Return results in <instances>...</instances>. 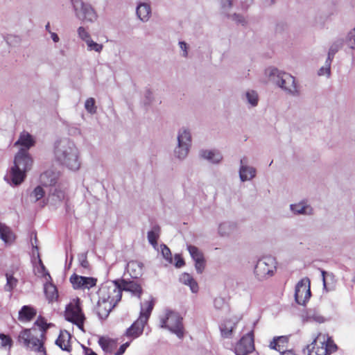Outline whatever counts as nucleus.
<instances>
[{
    "label": "nucleus",
    "mask_w": 355,
    "mask_h": 355,
    "mask_svg": "<svg viewBox=\"0 0 355 355\" xmlns=\"http://www.w3.org/2000/svg\"><path fill=\"white\" fill-rule=\"evenodd\" d=\"M52 326L42 318H38L31 329H24L18 336V340L24 347L35 352L46 355L44 347L46 331Z\"/></svg>",
    "instance_id": "1"
},
{
    "label": "nucleus",
    "mask_w": 355,
    "mask_h": 355,
    "mask_svg": "<svg viewBox=\"0 0 355 355\" xmlns=\"http://www.w3.org/2000/svg\"><path fill=\"white\" fill-rule=\"evenodd\" d=\"M54 155L55 160L68 169L77 171L80 168V152L70 139L64 138L58 141L55 145Z\"/></svg>",
    "instance_id": "2"
},
{
    "label": "nucleus",
    "mask_w": 355,
    "mask_h": 355,
    "mask_svg": "<svg viewBox=\"0 0 355 355\" xmlns=\"http://www.w3.org/2000/svg\"><path fill=\"white\" fill-rule=\"evenodd\" d=\"M264 75L268 81L272 82L286 94L298 97L301 94V87L296 78L291 74L270 67L264 71Z\"/></svg>",
    "instance_id": "3"
},
{
    "label": "nucleus",
    "mask_w": 355,
    "mask_h": 355,
    "mask_svg": "<svg viewBox=\"0 0 355 355\" xmlns=\"http://www.w3.org/2000/svg\"><path fill=\"white\" fill-rule=\"evenodd\" d=\"M33 162L28 152L24 149H20L15 155L14 164L5 179L14 185L20 184L24 180L26 173L31 170Z\"/></svg>",
    "instance_id": "4"
},
{
    "label": "nucleus",
    "mask_w": 355,
    "mask_h": 355,
    "mask_svg": "<svg viewBox=\"0 0 355 355\" xmlns=\"http://www.w3.org/2000/svg\"><path fill=\"white\" fill-rule=\"evenodd\" d=\"M153 300L147 301L141 305V311L139 318L126 329L125 335L130 338V340L139 338L144 331L145 325L153 309Z\"/></svg>",
    "instance_id": "5"
},
{
    "label": "nucleus",
    "mask_w": 355,
    "mask_h": 355,
    "mask_svg": "<svg viewBox=\"0 0 355 355\" xmlns=\"http://www.w3.org/2000/svg\"><path fill=\"white\" fill-rule=\"evenodd\" d=\"M69 1L77 19L87 24H94L98 20V12L90 3L83 0H69Z\"/></svg>",
    "instance_id": "6"
},
{
    "label": "nucleus",
    "mask_w": 355,
    "mask_h": 355,
    "mask_svg": "<svg viewBox=\"0 0 355 355\" xmlns=\"http://www.w3.org/2000/svg\"><path fill=\"white\" fill-rule=\"evenodd\" d=\"M192 137L189 128L182 127L177 133V143L173 150L175 159L182 161L188 156L191 147Z\"/></svg>",
    "instance_id": "7"
},
{
    "label": "nucleus",
    "mask_w": 355,
    "mask_h": 355,
    "mask_svg": "<svg viewBox=\"0 0 355 355\" xmlns=\"http://www.w3.org/2000/svg\"><path fill=\"white\" fill-rule=\"evenodd\" d=\"M160 327L168 329L179 338L184 337V331L182 324V318L177 312L166 310L159 316Z\"/></svg>",
    "instance_id": "8"
},
{
    "label": "nucleus",
    "mask_w": 355,
    "mask_h": 355,
    "mask_svg": "<svg viewBox=\"0 0 355 355\" xmlns=\"http://www.w3.org/2000/svg\"><path fill=\"white\" fill-rule=\"evenodd\" d=\"M336 349V345L327 335L319 334L307 346V355H327Z\"/></svg>",
    "instance_id": "9"
},
{
    "label": "nucleus",
    "mask_w": 355,
    "mask_h": 355,
    "mask_svg": "<svg viewBox=\"0 0 355 355\" xmlns=\"http://www.w3.org/2000/svg\"><path fill=\"white\" fill-rule=\"evenodd\" d=\"M276 270L277 261L275 258L266 256L258 260L254 268V273L259 280H263L273 276Z\"/></svg>",
    "instance_id": "10"
},
{
    "label": "nucleus",
    "mask_w": 355,
    "mask_h": 355,
    "mask_svg": "<svg viewBox=\"0 0 355 355\" xmlns=\"http://www.w3.org/2000/svg\"><path fill=\"white\" fill-rule=\"evenodd\" d=\"M65 318L75 324L80 329L83 330V324L85 320L84 313L80 307V300L76 297L71 300L65 310Z\"/></svg>",
    "instance_id": "11"
},
{
    "label": "nucleus",
    "mask_w": 355,
    "mask_h": 355,
    "mask_svg": "<svg viewBox=\"0 0 355 355\" xmlns=\"http://www.w3.org/2000/svg\"><path fill=\"white\" fill-rule=\"evenodd\" d=\"M100 299L117 304L121 299L119 282H107L102 284L98 291Z\"/></svg>",
    "instance_id": "12"
},
{
    "label": "nucleus",
    "mask_w": 355,
    "mask_h": 355,
    "mask_svg": "<svg viewBox=\"0 0 355 355\" xmlns=\"http://www.w3.org/2000/svg\"><path fill=\"white\" fill-rule=\"evenodd\" d=\"M76 33L78 39L83 42L88 52H94L97 54L102 53L104 48L103 44L93 40L88 28L80 26L77 28Z\"/></svg>",
    "instance_id": "13"
},
{
    "label": "nucleus",
    "mask_w": 355,
    "mask_h": 355,
    "mask_svg": "<svg viewBox=\"0 0 355 355\" xmlns=\"http://www.w3.org/2000/svg\"><path fill=\"white\" fill-rule=\"evenodd\" d=\"M311 297L310 280L305 277L301 279L295 286V298L299 304H304Z\"/></svg>",
    "instance_id": "14"
},
{
    "label": "nucleus",
    "mask_w": 355,
    "mask_h": 355,
    "mask_svg": "<svg viewBox=\"0 0 355 355\" xmlns=\"http://www.w3.org/2000/svg\"><path fill=\"white\" fill-rule=\"evenodd\" d=\"M254 349L253 332L250 331L241 338L236 344L234 351L236 355H248Z\"/></svg>",
    "instance_id": "15"
},
{
    "label": "nucleus",
    "mask_w": 355,
    "mask_h": 355,
    "mask_svg": "<svg viewBox=\"0 0 355 355\" xmlns=\"http://www.w3.org/2000/svg\"><path fill=\"white\" fill-rule=\"evenodd\" d=\"M70 282L74 289L89 290L96 285L97 279L91 277H83L73 274L70 277Z\"/></svg>",
    "instance_id": "16"
},
{
    "label": "nucleus",
    "mask_w": 355,
    "mask_h": 355,
    "mask_svg": "<svg viewBox=\"0 0 355 355\" xmlns=\"http://www.w3.org/2000/svg\"><path fill=\"white\" fill-rule=\"evenodd\" d=\"M239 175L241 182L251 181L257 175V169L247 164L246 158L243 157L240 160Z\"/></svg>",
    "instance_id": "17"
},
{
    "label": "nucleus",
    "mask_w": 355,
    "mask_h": 355,
    "mask_svg": "<svg viewBox=\"0 0 355 355\" xmlns=\"http://www.w3.org/2000/svg\"><path fill=\"white\" fill-rule=\"evenodd\" d=\"M187 250L195 262V268L198 274L202 273L205 268V261L202 252L196 246L187 245Z\"/></svg>",
    "instance_id": "18"
},
{
    "label": "nucleus",
    "mask_w": 355,
    "mask_h": 355,
    "mask_svg": "<svg viewBox=\"0 0 355 355\" xmlns=\"http://www.w3.org/2000/svg\"><path fill=\"white\" fill-rule=\"evenodd\" d=\"M199 155L202 159L214 164H220L223 159L221 152L216 149H202L200 151Z\"/></svg>",
    "instance_id": "19"
},
{
    "label": "nucleus",
    "mask_w": 355,
    "mask_h": 355,
    "mask_svg": "<svg viewBox=\"0 0 355 355\" xmlns=\"http://www.w3.org/2000/svg\"><path fill=\"white\" fill-rule=\"evenodd\" d=\"M238 322L239 320L236 318H230L223 321L220 325L221 336L223 338H231Z\"/></svg>",
    "instance_id": "20"
},
{
    "label": "nucleus",
    "mask_w": 355,
    "mask_h": 355,
    "mask_svg": "<svg viewBox=\"0 0 355 355\" xmlns=\"http://www.w3.org/2000/svg\"><path fill=\"white\" fill-rule=\"evenodd\" d=\"M116 305V303L103 300V299H100V297H98L96 308L98 317L101 319H105Z\"/></svg>",
    "instance_id": "21"
},
{
    "label": "nucleus",
    "mask_w": 355,
    "mask_h": 355,
    "mask_svg": "<svg viewBox=\"0 0 355 355\" xmlns=\"http://www.w3.org/2000/svg\"><path fill=\"white\" fill-rule=\"evenodd\" d=\"M43 275L46 281V283L44 284L45 295L49 302H53L57 300L58 297L56 286L49 282L51 277L48 272H43Z\"/></svg>",
    "instance_id": "22"
},
{
    "label": "nucleus",
    "mask_w": 355,
    "mask_h": 355,
    "mask_svg": "<svg viewBox=\"0 0 355 355\" xmlns=\"http://www.w3.org/2000/svg\"><path fill=\"white\" fill-rule=\"evenodd\" d=\"M119 286L121 288V293L123 291L130 293L132 295L140 297L142 289L139 284L135 282H125L120 281Z\"/></svg>",
    "instance_id": "23"
},
{
    "label": "nucleus",
    "mask_w": 355,
    "mask_h": 355,
    "mask_svg": "<svg viewBox=\"0 0 355 355\" xmlns=\"http://www.w3.org/2000/svg\"><path fill=\"white\" fill-rule=\"evenodd\" d=\"M290 209L295 215L310 216L313 214V208L304 201L291 204Z\"/></svg>",
    "instance_id": "24"
},
{
    "label": "nucleus",
    "mask_w": 355,
    "mask_h": 355,
    "mask_svg": "<svg viewBox=\"0 0 355 355\" xmlns=\"http://www.w3.org/2000/svg\"><path fill=\"white\" fill-rule=\"evenodd\" d=\"M35 144V140L31 135L27 132H22L18 140L15 142V146H21V149H24L27 152L30 148L33 146Z\"/></svg>",
    "instance_id": "25"
},
{
    "label": "nucleus",
    "mask_w": 355,
    "mask_h": 355,
    "mask_svg": "<svg viewBox=\"0 0 355 355\" xmlns=\"http://www.w3.org/2000/svg\"><path fill=\"white\" fill-rule=\"evenodd\" d=\"M71 335L66 330L60 331V335L57 340H55V344L62 350L70 352L71 351V345H70Z\"/></svg>",
    "instance_id": "26"
},
{
    "label": "nucleus",
    "mask_w": 355,
    "mask_h": 355,
    "mask_svg": "<svg viewBox=\"0 0 355 355\" xmlns=\"http://www.w3.org/2000/svg\"><path fill=\"white\" fill-rule=\"evenodd\" d=\"M36 310L31 306H24L19 311L18 320L22 322H28L36 315Z\"/></svg>",
    "instance_id": "27"
},
{
    "label": "nucleus",
    "mask_w": 355,
    "mask_h": 355,
    "mask_svg": "<svg viewBox=\"0 0 355 355\" xmlns=\"http://www.w3.org/2000/svg\"><path fill=\"white\" fill-rule=\"evenodd\" d=\"M0 238L5 244L10 245L15 241V235L9 227L0 223Z\"/></svg>",
    "instance_id": "28"
},
{
    "label": "nucleus",
    "mask_w": 355,
    "mask_h": 355,
    "mask_svg": "<svg viewBox=\"0 0 355 355\" xmlns=\"http://www.w3.org/2000/svg\"><path fill=\"white\" fill-rule=\"evenodd\" d=\"M137 15L138 18L144 21H148L151 16V8L148 3H140L137 7Z\"/></svg>",
    "instance_id": "29"
},
{
    "label": "nucleus",
    "mask_w": 355,
    "mask_h": 355,
    "mask_svg": "<svg viewBox=\"0 0 355 355\" xmlns=\"http://www.w3.org/2000/svg\"><path fill=\"white\" fill-rule=\"evenodd\" d=\"M65 197L64 190L58 187H53L50 189V193L47 198V201L53 205H56L62 202Z\"/></svg>",
    "instance_id": "30"
},
{
    "label": "nucleus",
    "mask_w": 355,
    "mask_h": 355,
    "mask_svg": "<svg viewBox=\"0 0 355 355\" xmlns=\"http://www.w3.org/2000/svg\"><path fill=\"white\" fill-rule=\"evenodd\" d=\"M126 270L132 278H138L142 274L143 264L137 261H130L127 263Z\"/></svg>",
    "instance_id": "31"
},
{
    "label": "nucleus",
    "mask_w": 355,
    "mask_h": 355,
    "mask_svg": "<svg viewBox=\"0 0 355 355\" xmlns=\"http://www.w3.org/2000/svg\"><path fill=\"white\" fill-rule=\"evenodd\" d=\"M58 178V173L49 170L43 173L40 176V181L44 186H53Z\"/></svg>",
    "instance_id": "32"
},
{
    "label": "nucleus",
    "mask_w": 355,
    "mask_h": 355,
    "mask_svg": "<svg viewBox=\"0 0 355 355\" xmlns=\"http://www.w3.org/2000/svg\"><path fill=\"white\" fill-rule=\"evenodd\" d=\"M236 229L234 223L230 221H224L219 224L218 232L221 236H227L232 234Z\"/></svg>",
    "instance_id": "33"
},
{
    "label": "nucleus",
    "mask_w": 355,
    "mask_h": 355,
    "mask_svg": "<svg viewBox=\"0 0 355 355\" xmlns=\"http://www.w3.org/2000/svg\"><path fill=\"white\" fill-rule=\"evenodd\" d=\"M180 281L182 284L189 286L191 291L193 293L198 291V285L196 281L189 273H183L180 277Z\"/></svg>",
    "instance_id": "34"
},
{
    "label": "nucleus",
    "mask_w": 355,
    "mask_h": 355,
    "mask_svg": "<svg viewBox=\"0 0 355 355\" xmlns=\"http://www.w3.org/2000/svg\"><path fill=\"white\" fill-rule=\"evenodd\" d=\"M98 344L105 353L111 354L116 347V342L112 339L101 337Z\"/></svg>",
    "instance_id": "35"
},
{
    "label": "nucleus",
    "mask_w": 355,
    "mask_h": 355,
    "mask_svg": "<svg viewBox=\"0 0 355 355\" xmlns=\"http://www.w3.org/2000/svg\"><path fill=\"white\" fill-rule=\"evenodd\" d=\"M243 99L252 107H256L259 103V95L257 92L253 89L247 90L244 94Z\"/></svg>",
    "instance_id": "36"
},
{
    "label": "nucleus",
    "mask_w": 355,
    "mask_h": 355,
    "mask_svg": "<svg viewBox=\"0 0 355 355\" xmlns=\"http://www.w3.org/2000/svg\"><path fill=\"white\" fill-rule=\"evenodd\" d=\"M303 318L307 322H315L322 323L324 322V318L315 310L309 309L303 315Z\"/></svg>",
    "instance_id": "37"
},
{
    "label": "nucleus",
    "mask_w": 355,
    "mask_h": 355,
    "mask_svg": "<svg viewBox=\"0 0 355 355\" xmlns=\"http://www.w3.org/2000/svg\"><path fill=\"white\" fill-rule=\"evenodd\" d=\"M288 341V338L286 336H279L274 338L270 343V347L279 352L284 349Z\"/></svg>",
    "instance_id": "38"
},
{
    "label": "nucleus",
    "mask_w": 355,
    "mask_h": 355,
    "mask_svg": "<svg viewBox=\"0 0 355 355\" xmlns=\"http://www.w3.org/2000/svg\"><path fill=\"white\" fill-rule=\"evenodd\" d=\"M160 228L159 226H155L148 232V240L149 243L154 247L157 245V239L159 238Z\"/></svg>",
    "instance_id": "39"
},
{
    "label": "nucleus",
    "mask_w": 355,
    "mask_h": 355,
    "mask_svg": "<svg viewBox=\"0 0 355 355\" xmlns=\"http://www.w3.org/2000/svg\"><path fill=\"white\" fill-rule=\"evenodd\" d=\"M332 61L330 59H326L324 65L320 67L318 71L319 76H326L329 78L331 76V65Z\"/></svg>",
    "instance_id": "40"
},
{
    "label": "nucleus",
    "mask_w": 355,
    "mask_h": 355,
    "mask_svg": "<svg viewBox=\"0 0 355 355\" xmlns=\"http://www.w3.org/2000/svg\"><path fill=\"white\" fill-rule=\"evenodd\" d=\"M341 46L342 42L340 41H336L334 43H333L329 49L327 59H330V60L332 61L334 55L336 54V52L338 51Z\"/></svg>",
    "instance_id": "41"
},
{
    "label": "nucleus",
    "mask_w": 355,
    "mask_h": 355,
    "mask_svg": "<svg viewBox=\"0 0 355 355\" xmlns=\"http://www.w3.org/2000/svg\"><path fill=\"white\" fill-rule=\"evenodd\" d=\"M95 99L94 98H89L85 101V108L87 112L91 114L96 112V106L95 105Z\"/></svg>",
    "instance_id": "42"
},
{
    "label": "nucleus",
    "mask_w": 355,
    "mask_h": 355,
    "mask_svg": "<svg viewBox=\"0 0 355 355\" xmlns=\"http://www.w3.org/2000/svg\"><path fill=\"white\" fill-rule=\"evenodd\" d=\"M32 257H33V261H37L38 262L42 272H45L46 269H45V267H44V264L42 263V261L40 259L39 250H38V248L37 245L35 246L33 245Z\"/></svg>",
    "instance_id": "43"
},
{
    "label": "nucleus",
    "mask_w": 355,
    "mask_h": 355,
    "mask_svg": "<svg viewBox=\"0 0 355 355\" xmlns=\"http://www.w3.org/2000/svg\"><path fill=\"white\" fill-rule=\"evenodd\" d=\"M345 40L348 47L355 50V27L347 33Z\"/></svg>",
    "instance_id": "44"
},
{
    "label": "nucleus",
    "mask_w": 355,
    "mask_h": 355,
    "mask_svg": "<svg viewBox=\"0 0 355 355\" xmlns=\"http://www.w3.org/2000/svg\"><path fill=\"white\" fill-rule=\"evenodd\" d=\"M44 191L40 186L37 187L31 193V198L34 201H38L44 197Z\"/></svg>",
    "instance_id": "45"
},
{
    "label": "nucleus",
    "mask_w": 355,
    "mask_h": 355,
    "mask_svg": "<svg viewBox=\"0 0 355 355\" xmlns=\"http://www.w3.org/2000/svg\"><path fill=\"white\" fill-rule=\"evenodd\" d=\"M6 279L7 282L5 285V290L10 292L17 286V279L8 274L6 275Z\"/></svg>",
    "instance_id": "46"
},
{
    "label": "nucleus",
    "mask_w": 355,
    "mask_h": 355,
    "mask_svg": "<svg viewBox=\"0 0 355 355\" xmlns=\"http://www.w3.org/2000/svg\"><path fill=\"white\" fill-rule=\"evenodd\" d=\"M322 277V282H323V288L327 292L329 291H331L332 288H329L327 286V279H330L331 280H334V276L332 273H328L325 272L324 270L321 271Z\"/></svg>",
    "instance_id": "47"
},
{
    "label": "nucleus",
    "mask_w": 355,
    "mask_h": 355,
    "mask_svg": "<svg viewBox=\"0 0 355 355\" xmlns=\"http://www.w3.org/2000/svg\"><path fill=\"white\" fill-rule=\"evenodd\" d=\"M12 344V339L10 336L3 334H0V346L2 347L10 348Z\"/></svg>",
    "instance_id": "48"
},
{
    "label": "nucleus",
    "mask_w": 355,
    "mask_h": 355,
    "mask_svg": "<svg viewBox=\"0 0 355 355\" xmlns=\"http://www.w3.org/2000/svg\"><path fill=\"white\" fill-rule=\"evenodd\" d=\"M162 254L164 258L168 262L172 263L173 259L170 249L165 245H161Z\"/></svg>",
    "instance_id": "49"
},
{
    "label": "nucleus",
    "mask_w": 355,
    "mask_h": 355,
    "mask_svg": "<svg viewBox=\"0 0 355 355\" xmlns=\"http://www.w3.org/2000/svg\"><path fill=\"white\" fill-rule=\"evenodd\" d=\"M214 306L216 309H222L225 306V300L222 297H216L214 301Z\"/></svg>",
    "instance_id": "50"
},
{
    "label": "nucleus",
    "mask_w": 355,
    "mask_h": 355,
    "mask_svg": "<svg viewBox=\"0 0 355 355\" xmlns=\"http://www.w3.org/2000/svg\"><path fill=\"white\" fill-rule=\"evenodd\" d=\"M232 0H220L221 9L224 12H227L232 7Z\"/></svg>",
    "instance_id": "51"
},
{
    "label": "nucleus",
    "mask_w": 355,
    "mask_h": 355,
    "mask_svg": "<svg viewBox=\"0 0 355 355\" xmlns=\"http://www.w3.org/2000/svg\"><path fill=\"white\" fill-rule=\"evenodd\" d=\"M179 46L182 51V55L184 58H187L188 55V47L187 43L184 42H180Z\"/></svg>",
    "instance_id": "52"
},
{
    "label": "nucleus",
    "mask_w": 355,
    "mask_h": 355,
    "mask_svg": "<svg viewBox=\"0 0 355 355\" xmlns=\"http://www.w3.org/2000/svg\"><path fill=\"white\" fill-rule=\"evenodd\" d=\"M175 266L177 268H181L184 265V261L182 258L179 254H175Z\"/></svg>",
    "instance_id": "53"
},
{
    "label": "nucleus",
    "mask_w": 355,
    "mask_h": 355,
    "mask_svg": "<svg viewBox=\"0 0 355 355\" xmlns=\"http://www.w3.org/2000/svg\"><path fill=\"white\" fill-rule=\"evenodd\" d=\"M130 342L131 340L121 345L119 350L115 353V355H122L125 352L126 348L130 345Z\"/></svg>",
    "instance_id": "54"
},
{
    "label": "nucleus",
    "mask_w": 355,
    "mask_h": 355,
    "mask_svg": "<svg viewBox=\"0 0 355 355\" xmlns=\"http://www.w3.org/2000/svg\"><path fill=\"white\" fill-rule=\"evenodd\" d=\"M79 261L83 267L87 268L88 266V262L87 261V256L85 254H81L79 255Z\"/></svg>",
    "instance_id": "55"
},
{
    "label": "nucleus",
    "mask_w": 355,
    "mask_h": 355,
    "mask_svg": "<svg viewBox=\"0 0 355 355\" xmlns=\"http://www.w3.org/2000/svg\"><path fill=\"white\" fill-rule=\"evenodd\" d=\"M49 33L50 34L51 38L53 41V42H55V43L59 42L60 37L57 33L52 32L51 31H49Z\"/></svg>",
    "instance_id": "56"
},
{
    "label": "nucleus",
    "mask_w": 355,
    "mask_h": 355,
    "mask_svg": "<svg viewBox=\"0 0 355 355\" xmlns=\"http://www.w3.org/2000/svg\"><path fill=\"white\" fill-rule=\"evenodd\" d=\"M281 352V355H296L293 350H286Z\"/></svg>",
    "instance_id": "57"
},
{
    "label": "nucleus",
    "mask_w": 355,
    "mask_h": 355,
    "mask_svg": "<svg viewBox=\"0 0 355 355\" xmlns=\"http://www.w3.org/2000/svg\"><path fill=\"white\" fill-rule=\"evenodd\" d=\"M11 38H14L16 41H18L19 40V37H17V36H13V35H8L6 37V42L8 43H10V40Z\"/></svg>",
    "instance_id": "58"
},
{
    "label": "nucleus",
    "mask_w": 355,
    "mask_h": 355,
    "mask_svg": "<svg viewBox=\"0 0 355 355\" xmlns=\"http://www.w3.org/2000/svg\"><path fill=\"white\" fill-rule=\"evenodd\" d=\"M86 355H97V354L95 353L94 352H93L92 349H87V352H86Z\"/></svg>",
    "instance_id": "59"
},
{
    "label": "nucleus",
    "mask_w": 355,
    "mask_h": 355,
    "mask_svg": "<svg viewBox=\"0 0 355 355\" xmlns=\"http://www.w3.org/2000/svg\"><path fill=\"white\" fill-rule=\"evenodd\" d=\"M45 29L46 31L49 33V31H51V28H50V24L49 23H47V24L45 26Z\"/></svg>",
    "instance_id": "60"
}]
</instances>
